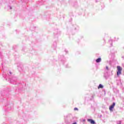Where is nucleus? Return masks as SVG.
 Returning a JSON list of instances; mask_svg holds the SVG:
<instances>
[{"instance_id": "nucleus-1", "label": "nucleus", "mask_w": 124, "mask_h": 124, "mask_svg": "<svg viewBox=\"0 0 124 124\" xmlns=\"http://www.w3.org/2000/svg\"><path fill=\"white\" fill-rule=\"evenodd\" d=\"M117 76H119V75H121V74H122V70H123V68H122V67L120 66H117Z\"/></svg>"}, {"instance_id": "nucleus-2", "label": "nucleus", "mask_w": 124, "mask_h": 124, "mask_svg": "<svg viewBox=\"0 0 124 124\" xmlns=\"http://www.w3.org/2000/svg\"><path fill=\"white\" fill-rule=\"evenodd\" d=\"M115 105H116V104H115V103H113V104L109 107V109L110 111H113V109H114Z\"/></svg>"}, {"instance_id": "nucleus-3", "label": "nucleus", "mask_w": 124, "mask_h": 124, "mask_svg": "<svg viewBox=\"0 0 124 124\" xmlns=\"http://www.w3.org/2000/svg\"><path fill=\"white\" fill-rule=\"evenodd\" d=\"M88 122H89L90 123V124H95V122H94V121H93L92 119H88Z\"/></svg>"}, {"instance_id": "nucleus-4", "label": "nucleus", "mask_w": 124, "mask_h": 124, "mask_svg": "<svg viewBox=\"0 0 124 124\" xmlns=\"http://www.w3.org/2000/svg\"><path fill=\"white\" fill-rule=\"evenodd\" d=\"M101 62V58H99L96 60V62Z\"/></svg>"}, {"instance_id": "nucleus-5", "label": "nucleus", "mask_w": 124, "mask_h": 124, "mask_svg": "<svg viewBox=\"0 0 124 124\" xmlns=\"http://www.w3.org/2000/svg\"><path fill=\"white\" fill-rule=\"evenodd\" d=\"M98 89H103V86L101 84H99V86L98 87Z\"/></svg>"}, {"instance_id": "nucleus-6", "label": "nucleus", "mask_w": 124, "mask_h": 124, "mask_svg": "<svg viewBox=\"0 0 124 124\" xmlns=\"http://www.w3.org/2000/svg\"><path fill=\"white\" fill-rule=\"evenodd\" d=\"M74 110L75 111H78V108H75L74 109Z\"/></svg>"}, {"instance_id": "nucleus-7", "label": "nucleus", "mask_w": 124, "mask_h": 124, "mask_svg": "<svg viewBox=\"0 0 124 124\" xmlns=\"http://www.w3.org/2000/svg\"><path fill=\"white\" fill-rule=\"evenodd\" d=\"M106 69H107V70H109V68H108V66H106Z\"/></svg>"}]
</instances>
